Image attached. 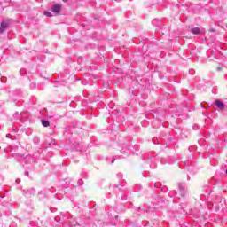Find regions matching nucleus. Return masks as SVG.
<instances>
[{"label":"nucleus","mask_w":227,"mask_h":227,"mask_svg":"<svg viewBox=\"0 0 227 227\" xmlns=\"http://www.w3.org/2000/svg\"><path fill=\"white\" fill-rule=\"evenodd\" d=\"M41 123L43 127H51V123L49 122V121L45 119L41 120Z\"/></svg>","instance_id":"5"},{"label":"nucleus","mask_w":227,"mask_h":227,"mask_svg":"<svg viewBox=\"0 0 227 227\" xmlns=\"http://www.w3.org/2000/svg\"><path fill=\"white\" fill-rule=\"evenodd\" d=\"M214 105L217 107V109H220V110H223L226 107L224 103H223V101H221L219 99L215 100Z\"/></svg>","instance_id":"1"},{"label":"nucleus","mask_w":227,"mask_h":227,"mask_svg":"<svg viewBox=\"0 0 227 227\" xmlns=\"http://www.w3.org/2000/svg\"><path fill=\"white\" fill-rule=\"evenodd\" d=\"M51 12H53V13H59V12H61V5L59 4L53 5L51 8Z\"/></svg>","instance_id":"3"},{"label":"nucleus","mask_w":227,"mask_h":227,"mask_svg":"<svg viewBox=\"0 0 227 227\" xmlns=\"http://www.w3.org/2000/svg\"><path fill=\"white\" fill-rule=\"evenodd\" d=\"M44 15H46V17H52V14L50 12H44Z\"/></svg>","instance_id":"6"},{"label":"nucleus","mask_w":227,"mask_h":227,"mask_svg":"<svg viewBox=\"0 0 227 227\" xmlns=\"http://www.w3.org/2000/svg\"><path fill=\"white\" fill-rule=\"evenodd\" d=\"M6 27H8V21H3L0 25V34L4 33Z\"/></svg>","instance_id":"2"},{"label":"nucleus","mask_w":227,"mask_h":227,"mask_svg":"<svg viewBox=\"0 0 227 227\" xmlns=\"http://www.w3.org/2000/svg\"><path fill=\"white\" fill-rule=\"evenodd\" d=\"M63 1V3H67V1H68V0H62Z\"/></svg>","instance_id":"7"},{"label":"nucleus","mask_w":227,"mask_h":227,"mask_svg":"<svg viewBox=\"0 0 227 227\" xmlns=\"http://www.w3.org/2000/svg\"><path fill=\"white\" fill-rule=\"evenodd\" d=\"M191 33H192V35H200L201 30L200 29V27H194L192 28Z\"/></svg>","instance_id":"4"}]
</instances>
